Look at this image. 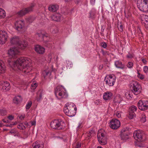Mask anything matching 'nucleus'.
<instances>
[{
  "label": "nucleus",
  "mask_w": 148,
  "mask_h": 148,
  "mask_svg": "<svg viewBox=\"0 0 148 148\" xmlns=\"http://www.w3.org/2000/svg\"><path fill=\"white\" fill-rule=\"evenodd\" d=\"M19 52V50L16 47L10 48L8 52L9 58L8 61L12 67L16 66L25 74L27 73L32 69V61L30 59L24 57L18 58L16 61L14 60Z\"/></svg>",
  "instance_id": "nucleus-1"
},
{
  "label": "nucleus",
  "mask_w": 148,
  "mask_h": 148,
  "mask_svg": "<svg viewBox=\"0 0 148 148\" xmlns=\"http://www.w3.org/2000/svg\"><path fill=\"white\" fill-rule=\"evenodd\" d=\"M77 108L73 103H67L64 107V111L65 114L69 117L74 116L76 114Z\"/></svg>",
  "instance_id": "nucleus-2"
},
{
  "label": "nucleus",
  "mask_w": 148,
  "mask_h": 148,
  "mask_svg": "<svg viewBox=\"0 0 148 148\" xmlns=\"http://www.w3.org/2000/svg\"><path fill=\"white\" fill-rule=\"evenodd\" d=\"M10 42L12 45H16L18 47L21 49H23L26 47L27 45V42L24 41L21 42L18 36H14L10 38Z\"/></svg>",
  "instance_id": "nucleus-3"
},
{
  "label": "nucleus",
  "mask_w": 148,
  "mask_h": 148,
  "mask_svg": "<svg viewBox=\"0 0 148 148\" xmlns=\"http://www.w3.org/2000/svg\"><path fill=\"white\" fill-rule=\"evenodd\" d=\"M55 94L58 99L66 98L68 95L65 88L62 86H58L55 89Z\"/></svg>",
  "instance_id": "nucleus-4"
},
{
  "label": "nucleus",
  "mask_w": 148,
  "mask_h": 148,
  "mask_svg": "<svg viewBox=\"0 0 148 148\" xmlns=\"http://www.w3.org/2000/svg\"><path fill=\"white\" fill-rule=\"evenodd\" d=\"M137 4L140 11L145 12H148V0H137Z\"/></svg>",
  "instance_id": "nucleus-5"
},
{
  "label": "nucleus",
  "mask_w": 148,
  "mask_h": 148,
  "mask_svg": "<svg viewBox=\"0 0 148 148\" xmlns=\"http://www.w3.org/2000/svg\"><path fill=\"white\" fill-rule=\"evenodd\" d=\"M130 87L132 92L134 94L137 95L141 92L142 87L138 82L135 81H133L130 84Z\"/></svg>",
  "instance_id": "nucleus-6"
},
{
  "label": "nucleus",
  "mask_w": 148,
  "mask_h": 148,
  "mask_svg": "<svg viewBox=\"0 0 148 148\" xmlns=\"http://www.w3.org/2000/svg\"><path fill=\"white\" fill-rule=\"evenodd\" d=\"M106 132L102 130H98L97 134L98 141L101 145H105L107 143V140L105 136Z\"/></svg>",
  "instance_id": "nucleus-7"
},
{
  "label": "nucleus",
  "mask_w": 148,
  "mask_h": 148,
  "mask_svg": "<svg viewBox=\"0 0 148 148\" xmlns=\"http://www.w3.org/2000/svg\"><path fill=\"white\" fill-rule=\"evenodd\" d=\"M64 124L63 122L54 120L51 123L50 126L52 128L54 129L62 130L64 129L65 127L64 126H63Z\"/></svg>",
  "instance_id": "nucleus-8"
},
{
  "label": "nucleus",
  "mask_w": 148,
  "mask_h": 148,
  "mask_svg": "<svg viewBox=\"0 0 148 148\" xmlns=\"http://www.w3.org/2000/svg\"><path fill=\"white\" fill-rule=\"evenodd\" d=\"M116 77L114 75H107L105 78L106 84L109 86H113L116 81Z\"/></svg>",
  "instance_id": "nucleus-9"
},
{
  "label": "nucleus",
  "mask_w": 148,
  "mask_h": 148,
  "mask_svg": "<svg viewBox=\"0 0 148 148\" xmlns=\"http://www.w3.org/2000/svg\"><path fill=\"white\" fill-rule=\"evenodd\" d=\"M133 135L135 139L138 141L141 142L142 141L143 133L141 130H136L134 132Z\"/></svg>",
  "instance_id": "nucleus-10"
},
{
  "label": "nucleus",
  "mask_w": 148,
  "mask_h": 148,
  "mask_svg": "<svg viewBox=\"0 0 148 148\" xmlns=\"http://www.w3.org/2000/svg\"><path fill=\"white\" fill-rule=\"evenodd\" d=\"M138 106L139 109L145 110L148 109V101L139 100L138 103Z\"/></svg>",
  "instance_id": "nucleus-11"
},
{
  "label": "nucleus",
  "mask_w": 148,
  "mask_h": 148,
  "mask_svg": "<svg viewBox=\"0 0 148 148\" xmlns=\"http://www.w3.org/2000/svg\"><path fill=\"white\" fill-rule=\"evenodd\" d=\"M110 126L112 129L116 130L120 126L121 123L118 120L114 119H112L110 121Z\"/></svg>",
  "instance_id": "nucleus-12"
},
{
  "label": "nucleus",
  "mask_w": 148,
  "mask_h": 148,
  "mask_svg": "<svg viewBox=\"0 0 148 148\" xmlns=\"http://www.w3.org/2000/svg\"><path fill=\"white\" fill-rule=\"evenodd\" d=\"M14 25L16 29L18 31H22L24 27V21H17L15 23Z\"/></svg>",
  "instance_id": "nucleus-13"
},
{
  "label": "nucleus",
  "mask_w": 148,
  "mask_h": 148,
  "mask_svg": "<svg viewBox=\"0 0 148 148\" xmlns=\"http://www.w3.org/2000/svg\"><path fill=\"white\" fill-rule=\"evenodd\" d=\"M34 6V5L32 4L28 8L23 9L18 12V14L20 16H23L25 14L32 11L33 10V8Z\"/></svg>",
  "instance_id": "nucleus-14"
},
{
  "label": "nucleus",
  "mask_w": 148,
  "mask_h": 148,
  "mask_svg": "<svg viewBox=\"0 0 148 148\" xmlns=\"http://www.w3.org/2000/svg\"><path fill=\"white\" fill-rule=\"evenodd\" d=\"M8 35L5 31H0V44H3L5 43L7 38Z\"/></svg>",
  "instance_id": "nucleus-15"
},
{
  "label": "nucleus",
  "mask_w": 148,
  "mask_h": 148,
  "mask_svg": "<svg viewBox=\"0 0 148 148\" xmlns=\"http://www.w3.org/2000/svg\"><path fill=\"white\" fill-rule=\"evenodd\" d=\"M51 19L56 21H60L63 20V17L60 14L57 13L51 16Z\"/></svg>",
  "instance_id": "nucleus-16"
},
{
  "label": "nucleus",
  "mask_w": 148,
  "mask_h": 148,
  "mask_svg": "<svg viewBox=\"0 0 148 148\" xmlns=\"http://www.w3.org/2000/svg\"><path fill=\"white\" fill-rule=\"evenodd\" d=\"M34 49L36 51L40 54H43L45 52V48L39 45H36Z\"/></svg>",
  "instance_id": "nucleus-17"
},
{
  "label": "nucleus",
  "mask_w": 148,
  "mask_h": 148,
  "mask_svg": "<svg viewBox=\"0 0 148 148\" xmlns=\"http://www.w3.org/2000/svg\"><path fill=\"white\" fill-rule=\"evenodd\" d=\"M141 20L143 21V25L147 29H148V15L145 14L142 15Z\"/></svg>",
  "instance_id": "nucleus-18"
},
{
  "label": "nucleus",
  "mask_w": 148,
  "mask_h": 148,
  "mask_svg": "<svg viewBox=\"0 0 148 148\" xmlns=\"http://www.w3.org/2000/svg\"><path fill=\"white\" fill-rule=\"evenodd\" d=\"M10 86L9 82L5 81L3 82L2 85L1 89L4 92H6L9 90L10 88Z\"/></svg>",
  "instance_id": "nucleus-19"
},
{
  "label": "nucleus",
  "mask_w": 148,
  "mask_h": 148,
  "mask_svg": "<svg viewBox=\"0 0 148 148\" xmlns=\"http://www.w3.org/2000/svg\"><path fill=\"white\" fill-rule=\"evenodd\" d=\"M114 65L118 69H123L125 67V65L119 60L116 61L114 63Z\"/></svg>",
  "instance_id": "nucleus-20"
},
{
  "label": "nucleus",
  "mask_w": 148,
  "mask_h": 148,
  "mask_svg": "<svg viewBox=\"0 0 148 148\" xmlns=\"http://www.w3.org/2000/svg\"><path fill=\"white\" fill-rule=\"evenodd\" d=\"M59 7L58 5H51L49 6L48 7L49 10L51 12H55L58 9Z\"/></svg>",
  "instance_id": "nucleus-21"
},
{
  "label": "nucleus",
  "mask_w": 148,
  "mask_h": 148,
  "mask_svg": "<svg viewBox=\"0 0 148 148\" xmlns=\"http://www.w3.org/2000/svg\"><path fill=\"white\" fill-rule=\"evenodd\" d=\"M36 36L42 39H44L45 37H47V36L44 34V33L42 31H38L36 34Z\"/></svg>",
  "instance_id": "nucleus-22"
},
{
  "label": "nucleus",
  "mask_w": 148,
  "mask_h": 148,
  "mask_svg": "<svg viewBox=\"0 0 148 148\" xmlns=\"http://www.w3.org/2000/svg\"><path fill=\"white\" fill-rule=\"evenodd\" d=\"M112 96V93L109 92H106L103 94V99L106 100H109L110 99Z\"/></svg>",
  "instance_id": "nucleus-23"
},
{
  "label": "nucleus",
  "mask_w": 148,
  "mask_h": 148,
  "mask_svg": "<svg viewBox=\"0 0 148 148\" xmlns=\"http://www.w3.org/2000/svg\"><path fill=\"white\" fill-rule=\"evenodd\" d=\"M32 146L33 148H43L44 147L43 144L40 143L39 141H36L34 143Z\"/></svg>",
  "instance_id": "nucleus-24"
},
{
  "label": "nucleus",
  "mask_w": 148,
  "mask_h": 148,
  "mask_svg": "<svg viewBox=\"0 0 148 148\" xmlns=\"http://www.w3.org/2000/svg\"><path fill=\"white\" fill-rule=\"evenodd\" d=\"M5 70V67L3 62L0 60V73H3Z\"/></svg>",
  "instance_id": "nucleus-25"
},
{
  "label": "nucleus",
  "mask_w": 148,
  "mask_h": 148,
  "mask_svg": "<svg viewBox=\"0 0 148 148\" xmlns=\"http://www.w3.org/2000/svg\"><path fill=\"white\" fill-rule=\"evenodd\" d=\"M51 74V72L48 69L45 70L42 72V75L45 78L49 77Z\"/></svg>",
  "instance_id": "nucleus-26"
},
{
  "label": "nucleus",
  "mask_w": 148,
  "mask_h": 148,
  "mask_svg": "<svg viewBox=\"0 0 148 148\" xmlns=\"http://www.w3.org/2000/svg\"><path fill=\"white\" fill-rule=\"evenodd\" d=\"M22 99V98L21 96H18L14 98L13 102L14 103L18 104L21 102Z\"/></svg>",
  "instance_id": "nucleus-27"
},
{
  "label": "nucleus",
  "mask_w": 148,
  "mask_h": 148,
  "mask_svg": "<svg viewBox=\"0 0 148 148\" xmlns=\"http://www.w3.org/2000/svg\"><path fill=\"white\" fill-rule=\"evenodd\" d=\"M129 134H121V139L124 141H125L129 138Z\"/></svg>",
  "instance_id": "nucleus-28"
},
{
  "label": "nucleus",
  "mask_w": 148,
  "mask_h": 148,
  "mask_svg": "<svg viewBox=\"0 0 148 148\" xmlns=\"http://www.w3.org/2000/svg\"><path fill=\"white\" fill-rule=\"evenodd\" d=\"M6 16V13L5 10L2 8H0V18H3Z\"/></svg>",
  "instance_id": "nucleus-29"
},
{
  "label": "nucleus",
  "mask_w": 148,
  "mask_h": 148,
  "mask_svg": "<svg viewBox=\"0 0 148 148\" xmlns=\"http://www.w3.org/2000/svg\"><path fill=\"white\" fill-rule=\"evenodd\" d=\"M137 110V108L136 106L132 105L129 108V112H134L136 111Z\"/></svg>",
  "instance_id": "nucleus-30"
},
{
  "label": "nucleus",
  "mask_w": 148,
  "mask_h": 148,
  "mask_svg": "<svg viewBox=\"0 0 148 148\" xmlns=\"http://www.w3.org/2000/svg\"><path fill=\"white\" fill-rule=\"evenodd\" d=\"M140 121L142 123H145L146 121V117L144 113H142L140 116Z\"/></svg>",
  "instance_id": "nucleus-31"
},
{
  "label": "nucleus",
  "mask_w": 148,
  "mask_h": 148,
  "mask_svg": "<svg viewBox=\"0 0 148 148\" xmlns=\"http://www.w3.org/2000/svg\"><path fill=\"white\" fill-rule=\"evenodd\" d=\"M32 104V102L31 101H28L27 102L25 107L26 111H27V110L30 108Z\"/></svg>",
  "instance_id": "nucleus-32"
},
{
  "label": "nucleus",
  "mask_w": 148,
  "mask_h": 148,
  "mask_svg": "<svg viewBox=\"0 0 148 148\" xmlns=\"http://www.w3.org/2000/svg\"><path fill=\"white\" fill-rule=\"evenodd\" d=\"M132 95L129 91L127 92L125 94V97L127 99H130L132 98Z\"/></svg>",
  "instance_id": "nucleus-33"
},
{
  "label": "nucleus",
  "mask_w": 148,
  "mask_h": 148,
  "mask_svg": "<svg viewBox=\"0 0 148 148\" xmlns=\"http://www.w3.org/2000/svg\"><path fill=\"white\" fill-rule=\"evenodd\" d=\"M66 67L67 69H70L73 66V64L71 61L69 60L66 61Z\"/></svg>",
  "instance_id": "nucleus-34"
},
{
  "label": "nucleus",
  "mask_w": 148,
  "mask_h": 148,
  "mask_svg": "<svg viewBox=\"0 0 148 148\" xmlns=\"http://www.w3.org/2000/svg\"><path fill=\"white\" fill-rule=\"evenodd\" d=\"M38 86V84L36 81L34 82L31 85V89L33 90L35 89L37 86Z\"/></svg>",
  "instance_id": "nucleus-35"
},
{
  "label": "nucleus",
  "mask_w": 148,
  "mask_h": 148,
  "mask_svg": "<svg viewBox=\"0 0 148 148\" xmlns=\"http://www.w3.org/2000/svg\"><path fill=\"white\" fill-rule=\"evenodd\" d=\"M58 32V29L57 27H55L52 29L51 31V33L53 34H56Z\"/></svg>",
  "instance_id": "nucleus-36"
},
{
  "label": "nucleus",
  "mask_w": 148,
  "mask_h": 148,
  "mask_svg": "<svg viewBox=\"0 0 148 148\" xmlns=\"http://www.w3.org/2000/svg\"><path fill=\"white\" fill-rule=\"evenodd\" d=\"M129 117L130 119H132L136 116V114L134 112H129Z\"/></svg>",
  "instance_id": "nucleus-37"
},
{
  "label": "nucleus",
  "mask_w": 148,
  "mask_h": 148,
  "mask_svg": "<svg viewBox=\"0 0 148 148\" xmlns=\"http://www.w3.org/2000/svg\"><path fill=\"white\" fill-rule=\"evenodd\" d=\"M118 28L120 32H123V26L122 24L121 23H118Z\"/></svg>",
  "instance_id": "nucleus-38"
},
{
  "label": "nucleus",
  "mask_w": 148,
  "mask_h": 148,
  "mask_svg": "<svg viewBox=\"0 0 148 148\" xmlns=\"http://www.w3.org/2000/svg\"><path fill=\"white\" fill-rule=\"evenodd\" d=\"M137 77L139 78L140 79L143 80L144 79V75L143 74H140V73L139 72V71L138 70H137Z\"/></svg>",
  "instance_id": "nucleus-39"
},
{
  "label": "nucleus",
  "mask_w": 148,
  "mask_h": 148,
  "mask_svg": "<svg viewBox=\"0 0 148 148\" xmlns=\"http://www.w3.org/2000/svg\"><path fill=\"white\" fill-rule=\"evenodd\" d=\"M134 64L132 62H128L127 64V67L130 69H131L133 68Z\"/></svg>",
  "instance_id": "nucleus-40"
},
{
  "label": "nucleus",
  "mask_w": 148,
  "mask_h": 148,
  "mask_svg": "<svg viewBox=\"0 0 148 148\" xmlns=\"http://www.w3.org/2000/svg\"><path fill=\"white\" fill-rule=\"evenodd\" d=\"M121 112L120 111H116L115 113V115L118 118H121Z\"/></svg>",
  "instance_id": "nucleus-41"
},
{
  "label": "nucleus",
  "mask_w": 148,
  "mask_h": 148,
  "mask_svg": "<svg viewBox=\"0 0 148 148\" xmlns=\"http://www.w3.org/2000/svg\"><path fill=\"white\" fill-rule=\"evenodd\" d=\"M7 112L5 109H0V115L4 116L6 115Z\"/></svg>",
  "instance_id": "nucleus-42"
},
{
  "label": "nucleus",
  "mask_w": 148,
  "mask_h": 148,
  "mask_svg": "<svg viewBox=\"0 0 148 148\" xmlns=\"http://www.w3.org/2000/svg\"><path fill=\"white\" fill-rule=\"evenodd\" d=\"M17 128L21 130H24L25 128V126L22 123L18 125Z\"/></svg>",
  "instance_id": "nucleus-43"
},
{
  "label": "nucleus",
  "mask_w": 148,
  "mask_h": 148,
  "mask_svg": "<svg viewBox=\"0 0 148 148\" xmlns=\"http://www.w3.org/2000/svg\"><path fill=\"white\" fill-rule=\"evenodd\" d=\"M94 133V132L92 130H91L88 133L87 136L90 138L93 135Z\"/></svg>",
  "instance_id": "nucleus-44"
},
{
  "label": "nucleus",
  "mask_w": 148,
  "mask_h": 148,
  "mask_svg": "<svg viewBox=\"0 0 148 148\" xmlns=\"http://www.w3.org/2000/svg\"><path fill=\"white\" fill-rule=\"evenodd\" d=\"M90 17L91 18H93L95 15V13L94 11H90Z\"/></svg>",
  "instance_id": "nucleus-45"
},
{
  "label": "nucleus",
  "mask_w": 148,
  "mask_h": 148,
  "mask_svg": "<svg viewBox=\"0 0 148 148\" xmlns=\"http://www.w3.org/2000/svg\"><path fill=\"white\" fill-rule=\"evenodd\" d=\"M129 134L128 131L127 130H126L125 129H123L121 130V134Z\"/></svg>",
  "instance_id": "nucleus-46"
},
{
  "label": "nucleus",
  "mask_w": 148,
  "mask_h": 148,
  "mask_svg": "<svg viewBox=\"0 0 148 148\" xmlns=\"http://www.w3.org/2000/svg\"><path fill=\"white\" fill-rule=\"evenodd\" d=\"M143 70L145 73H147L148 72V67L147 66H144L143 68Z\"/></svg>",
  "instance_id": "nucleus-47"
},
{
  "label": "nucleus",
  "mask_w": 148,
  "mask_h": 148,
  "mask_svg": "<svg viewBox=\"0 0 148 148\" xmlns=\"http://www.w3.org/2000/svg\"><path fill=\"white\" fill-rule=\"evenodd\" d=\"M54 56L55 55L53 53H50L48 56V57L51 60Z\"/></svg>",
  "instance_id": "nucleus-48"
},
{
  "label": "nucleus",
  "mask_w": 148,
  "mask_h": 148,
  "mask_svg": "<svg viewBox=\"0 0 148 148\" xmlns=\"http://www.w3.org/2000/svg\"><path fill=\"white\" fill-rule=\"evenodd\" d=\"M101 45L104 48H106L107 46L106 43L105 42H102L101 43Z\"/></svg>",
  "instance_id": "nucleus-49"
},
{
  "label": "nucleus",
  "mask_w": 148,
  "mask_h": 148,
  "mask_svg": "<svg viewBox=\"0 0 148 148\" xmlns=\"http://www.w3.org/2000/svg\"><path fill=\"white\" fill-rule=\"evenodd\" d=\"M81 147V144L80 143H77L74 148H80Z\"/></svg>",
  "instance_id": "nucleus-50"
},
{
  "label": "nucleus",
  "mask_w": 148,
  "mask_h": 148,
  "mask_svg": "<svg viewBox=\"0 0 148 148\" xmlns=\"http://www.w3.org/2000/svg\"><path fill=\"white\" fill-rule=\"evenodd\" d=\"M49 67L51 69V70L52 71H54L55 70V69H54L53 68V65L51 63V62H50V64L49 65Z\"/></svg>",
  "instance_id": "nucleus-51"
},
{
  "label": "nucleus",
  "mask_w": 148,
  "mask_h": 148,
  "mask_svg": "<svg viewBox=\"0 0 148 148\" xmlns=\"http://www.w3.org/2000/svg\"><path fill=\"white\" fill-rule=\"evenodd\" d=\"M82 123H79L78 126H77V130H78L79 129L81 128L82 127Z\"/></svg>",
  "instance_id": "nucleus-52"
},
{
  "label": "nucleus",
  "mask_w": 148,
  "mask_h": 148,
  "mask_svg": "<svg viewBox=\"0 0 148 148\" xmlns=\"http://www.w3.org/2000/svg\"><path fill=\"white\" fill-rule=\"evenodd\" d=\"M127 57L128 58H132L133 57V56L132 54L128 53V54L127 55Z\"/></svg>",
  "instance_id": "nucleus-53"
},
{
  "label": "nucleus",
  "mask_w": 148,
  "mask_h": 148,
  "mask_svg": "<svg viewBox=\"0 0 148 148\" xmlns=\"http://www.w3.org/2000/svg\"><path fill=\"white\" fill-rule=\"evenodd\" d=\"M25 117V115L24 114L21 115L19 116V118L21 120L23 119Z\"/></svg>",
  "instance_id": "nucleus-54"
},
{
  "label": "nucleus",
  "mask_w": 148,
  "mask_h": 148,
  "mask_svg": "<svg viewBox=\"0 0 148 148\" xmlns=\"http://www.w3.org/2000/svg\"><path fill=\"white\" fill-rule=\"evenodd\" d=\"M113 2L114 3V5H117L119 3L118 0H114L113 1Z\"/></svg>",
  "instance_id": "nucleus-55"
},
{
  "label": "nucleus",
  "mask_w": 148,
  "mask_h": 148,
  "mask_svg": "<svg viewBox=\"0 0 148 148\" xmlns=\"http://www.w3.org/2000/svg\"><path fill=\"white\" fill-rule=\"evenodd\" d=\"M95 0H90V2L92 5H94L95 3Z\"/></svg>",
  "instance_id": "nucleus-56"
},
{
  "label": "nucleus",
  "mask_w": 148,
  "mask_h": 148,
  "mask_svg": "<svg viewBox=\"0 0 148 148\" xmlns=\"http://www.w3.org/2000/svg\"><path fill=\"white\" fill-rule=\"evenodd\" d=\"M8 119L10 120H12L14 119V117L12 115H10L8 116Z\"/></svg>",
  "instance_id": "nucleus-57"
},
{
  "label": "nucleus",
  "mask_w": 148,
  "mask_h": 148,
  "mask_svg": "<svg viewBox=\"0 0 148 148\" xmlns=\"http://www.w3.org/2000/svg\"><path fill=\"white\" fill-rule=\"evenodd\" d=\"M3 122L5 123H8L9 122V120H8L7 119H3Z\"/></svg>",
  "instance_id": "nucleus-58"
},
{
  "label": "nucleus",
  "mask_w": 148,
  "mask_h": 148,
  "mask_svg": "<svg viewBox=\"0 0 148 148\" xmlns=\"http://www.w3.org/2000/svg\"><path fill=\"white\" fill-rule=\"evenodd\" d=\"M142 61L143 63L144 64H146L147 62L146 60L144 59H143L142 60Z\"/></svg>",
  "instance_id": "nucleus-59"
},
{
  "label": "nucleus",
  "mask_w": 148,
  "mask_h": 148,
  "mask_svg": "<svg viewBox=\"0 0 148 148\" xmlns=\"http://www.w3.org/2000/svg\"><path fill=\"white\" fill-rule=\"evenodd\" d=\"M125 17L127 19H129V18L130 17V16L129 15H128V14L127 15L125 14Z\"/></svg>",
  "instance_id": "nucleus-60"
},
{
  "label": "nucleus",
  "mask_w": 148,
  "mask_h": 148,
  "mask_svg": "<svg viewBox=\"0 0 148 148\" xmlns=\"http://www.w3.org/2000/svg\"><path fill=\"white\" fill-rule=\"evenodd\" d=\"M104 28H103V26L102 25L101 26V31L102 32H103L104 31Z\"/></svg>",
  "instance_id": "nucleus-61"
},
{
  "label": "nucleus",
  "mask_w": 148,
  "mask_h": 148,
  "mask_svg": "<svg viewBox=\"0 0 148 148\" xmlns=\"http://www.w3.org/2000/svg\"><path fill=\"white\" fill-rule=\"evenodd\" d=\"M103 67V65H100L99 67V69H101Z\"/></svg>",
  "instance_id": "nucleus-62"
},
{
  "label": "nucleus",
  "mask_w": 148,
  "mask_h": 148,
  "mask_svg": "<svg viewBox=\"0 0 148 148\" xmlns=\"http://www.w3.org/2000/svg\"><path fill=\"white\" fill-rule=\"evenodd\" d=\"M3 125V123L1 121H0V127H1Z\"/></svg>",
  "instance_id": "nucleus-63"
},
{
  "label": "nucleus",
  "mask_w": 148,
  "mask_h": 148,
  "mask_svg": "<svg viewBox=\"0 0 148 148\" xmlns=\"http://www.w3.org/2000/svg\"><path fill=\"white\" fill-rule=\"evenodd\" d=\"M32 125H35L36 124V122L33 121V122H32Z\"/></svg>",
  "instance_id": "nucleus-64"
}]
</instances>
